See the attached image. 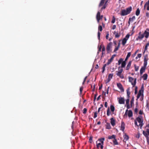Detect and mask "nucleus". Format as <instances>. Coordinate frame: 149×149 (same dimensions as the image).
Wrapping results in <instances>:
<instances>
[{"instance_id": "f257e3e1", "label": "nucleus", "mask_w": 149, "mask_h": 149, "mask_svg": "<svg viewBox=\"0 0 149 149\" xmlns=\"http://www.w3.org/2000/svg\"><path fill=\"white\" fill-rule=\"evenodd\" d=\"M135 124L137 127L139 126L141 129L143 125V120L142 118L141 117H138L135 120Z\"/></svg>"}, {"instance_id": "f03ea898", "label": "nucleus", "mask_w": 149, "mask_h": 149, "mask_svg": "<svg viewBox=\"0 0 149 149\" xmlns=\"http://www.w3.org/2000/svg\"><path fill=\"white\" fill-rule=\"evenodd\" d=\"M132 8L130 7L126 8V9L122 10H121L120 15L121 16H125L130 13L132 11Z\"/></svg>"}, {"instance_id": "7ed1b4c3", "label": "nucleus", "mask_w": 149, "mask_h": 149, "mask_svg": "<svg viewBox=\"0 0 149 149\" xmlns=\"http://www.w3.org/2000/svg\"><path fill=\"white\" fill-rule=\"evenodd\" d=\"M105 140L104 138L99 139L98 140L96 141L97 146L98 148H100L101 149L103 148L104 141Z\"/></svg>"}, {"instance_id": "20e7f679", "label": "nucleus", "mask_w": 149, "mask_h": 149, "mask_svg": "<svg viewBox=\"0 0 149 149\" xmlns=\"http://www.w3.org/2000/svg\"><path fill=\"white\" fill-rule=\"evenodd\" d=\"M118 71L116 72V75L119 76L121 79H123L124 78V76L121 74L123 71V69L120 67L118 68Z\"/></svg>"}, {"instance_id": "39448f33", "label": "nucleus", "mask_w": 149, "mask_h": 149, "mask_svg": "<svg viewBox=\"0 0 149 149\" xmlns=\"http://www.w3.org/2000/svg\"><path fill=\"white\" fill-rule=\"evenodd\" d=\"M116 55L115 54H114V55H112V57H111V58L109 59L108 60V61L107 63V64H105L104 65V66H103V68H102V73H103L104 72L105 70V67H106V65L107 64V65H109V64L111 63V62L113 60L114 57Z\"/></svg>"}, {"instance_id": "423d86ee", "label": "nucleus", "mask_w": 149, "mask_h": 149, "mask_svg": "<svg viewBox=\"0 0 149 149\" xmlns=\"http://www.w3.org/2000/svg\"><path fill=\"white\" fill-rule=\"evenodd\" d=\"M128 79L129 81L131 83L133 86L134 87L136 83V79L135 78L134 79L133 78L130 77H128Z\"/></svg>"}, {"instance_id": "0eeeda50", "label": "nucleus", "mask_w": 149, "mask_h": 149, "mask_svg": "<svg viewBox=\"0 0 149 149\" xmlns=\"http://www.w3.org/2000/svg\"><path fill=\"white\" fill-rule=\"evenodd\" d=\"M143 90H140L139 92V93L137 96V99H139L140 97V100L141 101H142L143 99Z\"/></svg>"}, {"instance_id": "6e6552de", "label": "nucleus", "mask_w": 149, "mask_h": 149, "mask_svg": "<svg viewBox=\"0 0 149 149\" xmlns=\"http://www.w3.org/2000/svg\"><path fill=\"white\" fill-rule=\"evenodd\" d=\"M127 115L129 117H130L132 116L133 115V113L131 110L128 111L127 109L126 110L125 114L124 115V116H127Z\"/></svg>"}, {"instance_id": "1a4fd4ad", "label": "nucleus", "mask_w": 149, "mask_h": 149, "mask_svg": "<svg viewBox=\"0 0 149 149\" xmlns=\"http://www.w3.org/2000/svg\"><path fill=\"white\" fill-rule=\"evenodd\" d=\"M103 17L102 15H100V12L98 11L97 12V14L96 15V19L97 20L98 22H99L100 20L102 19Z\"/></svg>"}, {"instance_id": "9d476101", "label": "nucleus", "mask_w": 149, "mask_h": 149, "mask_svg": "<svg viewBox=\"0 0 149 149\" xmlns=\"http://www.w3.org/2000/svg\"><path fill=\"white\" fill-rule=\"evenodd\" d=\"M119 103L120 104H124L125 103V100L123 97H120L118 98Z\"/></svg>"}, {"instance_id": "9b49d317", "label": "nucleus", "mask_w": 149, "mask_h": 149, "mask_svg": "<svg viewBox=\"0 0 149 149\" xmlns=\"http://www.w3.org/2000/svg\"><path fill=\"white\" fill-rule=\"evenodd\" d=\"M112 43L111 42L109 43L107 46V51L108 53H109L111 51V48L112 47Z\"/></svg>"}, {"instance_id": "f8f14e48", "label": "nucleus", "mask_w": 149, "mask_h": 149, "mask_svg": "<svg viewBox=\"0 0 149 149\" xmlns=\"http://www.w3.org/2000/svg\"><path fill=\"white\" fill-rule=\"evenodd\" d=\"M144 37V35L143 34H141V32L139 33V35L136 38V40H141Z\"/></svg>"}, {"instance_id": "ddd939ff", "label": "nucleus", "mask_w": 149, "mask_h": 149, "mask_svg": "<svg viewBox=\"0 0 149 149\" xmlns=\"http://www.w3.org/2000/svg\"><path fill=\"white\" fill-rule=\"evenodd\" d=\"M117 85L118 88L120 89L121 92H123L124 91V89L123 88L122 85L120 83H117Z\"/></svg>"}, {"instance_id": "4468645a", "label": "nucleus", "mask_w": 149, "mask_h": 149, "mask_svg": "<svg viewBox=\"0 0 149 149\" xmlns=\"http://www.w3.org/2000/svg\"><path fill=\"white\" fill-rule=\"evenodd\" d=\"M147 55H146L145 56L144 60V66L143 67H146L147 64V61L148 58H147Z\"/></svg>"}, {"instance_id": "2eb2a0df", "label": "nucleus", "mask_w": 149, "mask_h": 149, "mask_svg": "<svg viewBox=\"0 0 149 149\" xmlns=\"http://www.w3.org/2000/svg\"><path fill=\"white\" fill-rule=\"evenodd\" d=\"M125 124L124 122H122L121 124L120 130L123 132L124 131V129L125 128Z\"/></svg>"}, {"instance_id": "dca6fc26", "label": "nucleus", "mask_w": 149, "mask_h": 149, "mask_svg": "<svg viewBox=\"0 0 149 149\" xmlns=\"http://www.w3.org/2000/svg\"><path fill=\"white\" fill-rule=\"evenodd\" d=\"M111 123L113 126H114L115 125V119L113 118H111L110 119Z\"/></svg>"}, {"instance_id": "f3484780", "label": "nucleus", "mask_w": 149, "mask_h": 149, "mask_svg": "<svg viewBox=\"0 0 149 149\" xmlns=\"http://www.w3.org/2000/svg\"><path fill=\"white\" fill-rule=\"evenodd\" d=\"M147 6V10H149V0L148 1L146 2L145 4L144 7V8H146V6Z\"/></svg>"}, {"instance_id": "a211bd4d", "label": "nucleus", "mask_w": 149, "mask_h": 149, "mask_svg": "<svg viewBox=\"0 0 149 149\" xmlns=\"http://www.w3.org/2000/svg\"><path fill=\"white\" fill-rule=\"evenodd\" d=\"M124 140L123 141H127L129 139V136L126 134H125L123 136Z\"/></svg>"}, {"instance_id": "6ab92c4d", "label": "nucleus", "mask_w": 149, "mask_h": 149, "mask_svg": "<svg viewBox=\"0 0 149 149\" xmlns=\"http://www.w3.org/2000/svg\"><path fill=\"white\" fill-rule=\"evenodd\" d=\"M146 67H143L141 68L140 70V73L141 74H142L144 72Z\"/></svg>"}, {"instance_id": "aec40b11", "label": "nucleus", "mask_w": 149, "mask_h": 149, "mask_svg": "<svg viewBox=\"0 0 149 149\" xmlns=\"http://www.w3.org/2000/svg\"><path fill=\"white\" fill-rule=\"evenodd\" d=\"M131 62H132L131 61H130L129 62V63L127 65V66L126 67V70H128L130 68V67L131 65Z\"/></svg>"}, {"instance_id": "412c9836", "label": "nucleus", "mask_w": 149, "mask_h": 149, "mask_svg": "<svg viewBox=\"0 0 149 149\" xmlns=\"http://www.w3.org/2000/svg\"><path fill=\"white\" fill-rule=\"evenodd\" d=\"M149 46V42L147 43L145 47V49L144 50L143 52V54H144L145 52L148 49V47Z\"/></svg>"}, {"instance_id": "4be33fe9", "label": "nucleus", "mask_w": 149, "mask_h": 149, "mask_svg": "<svg viewBox=\"0 0 149 149\" xmlns=\"http://www.w3.org/2000/svg\"><path fill=\"white\" fill-rule=\"evenodd\" d=\"M130 88H128L127 89V96L128 98H129L130 96Z\"/></svg>"}, {"instance_id": "5701e85b", "label": "nucleus", "mask_w": 149, "mask_h": 149, "mask_svg": "<svg viewBox=\"0 0 149 149\" xmlns=\"http://www.w3.org/2000/svg\"><path fill=\"white\" fill-rule=\"evenodd\" d=\"M144 36L146 38H147L149 35V33L148 32L145 31L144 33Z\"/></svg>"}, {"instance_id": "b1692460", "label": "nucleus", "mask_w": 149, "mask_h": 149, "mask_svg": "<svg viewBox=\"0 0 149 149\" xmlns=\"http://www.w3.org/2000/svg\"><path fill=\"white\" fill-rule=\"evenodd\" d=\"M143 134L147 138V141H148V134L146 132H145L144 131H143Z\"/></svg>"}, {"instance_id": "393cba45", "label": "nucleus", "mask_w": 149, "mask_h": 149, "mask_svg": "<svg viewBox=\"0 0 149 149\" xmlns=\"http://www.w3.org/2000/svg\"><path fill=\"white\" fill-rule=\"evenodd\" d=\"M148 77V75L146 74H145L143 75V79L144 80H146L147 79Z\"/></svg>"}, {"instance_id": "a878e982", "label": "nucleus", "mask_w": 149, "mask_h": 149, "mask_svg": "<svg viewBox=\"0 0 149 149\" xmlns=\"http://www.w3.org/2000/svg\"><path fill=\"white\" fill-rule=\"evenodd\" d=\"M127 39H126L125 38H124L123 40L122 43V45H124L127 42Z\"/></svg>"}, {"instance_id": "bb28decb", "label": "nucleus", "mask_w": 149, "mask_h": 149, "mask_svg": "<svg viewBox=\"0 0 149 149\" xmlns=\"http://www.w3.org/2000/svg\"><path fill=\"white\" fill-rule=\"evenodd\" d=\"M131 54V52H129L128 53L127 56L125 59V61H126L127 60L128 58L130 56Z\"/></svg>"}, {"instance_id": "cd10ccee", "label": "nucleus", "mask_w": 149, "mask_h": 149, "mask_svg": "<svg viewBox=\"0 0 149 149\" xmlns=\"http://www.w3.org/2000/svg\"><path fill=\"white\" fill-rule=\"evenodd\" d=\"M106 128L107 129H109L111 128V126L109 123H107L106 125Z\"/></svg>"}, {"instance_id": "c85d7f7f", "label": "nucleus", "mask_w": 149, "mask_h": 149, "mask_svg": "<svg viewBox=\"0 0 149 149\" xmlns=\"http://www.w3.org/2000/svg\"><path fill=\"white\" fill-rule=\"evenodd\" d=\"M106 0H101V1L99 5V6H102L104 3V2Z\"/></svg>"}, {"instance_id": "c756f323", "label": "nucleus", "mask_w": 149, "mask_h": 149, "mask_svg": "<svg viewBox=\"0 0 149 149\" xmlns=\"http://www.w3.org/2000/svg\"><path fill=\"white\" fill-rule=\"evenodd\" d=\"M116 136L115 135H113L112 136H109L108 137V138L109 139H115Z\"/></svg>"}, {"instance_id": "7c9ffc66", "label": "nucleus", "mask_w": 149, "mask_h": 149, "mask_svg": "<svg viewBox=\"0 0 149 149\" xmlns=\"http://www.w3.org/2000/svg\"><path fill=\"white\" fill-rule=\"evenodd\" d=\"M126 63L125 61H123V62L122 63V64H121V68H124L125 66L126 65Z\"/></svg>"}, {"instance_id": "2f4dec72", "label": "nucleus", "mask_w": 149, "mask_h": 149, "mask_svg": "<svg viewBox=\"0 0 149 149\" xmlns=\"http://www.w3.org/2000/svg\"><path fill=\"white\" fill-rule=\"evenodd\" d=\"M146 132L148 134V135H149V125H147L146 127Z\"/></svg>"}, {"instance_id": "473e14b6", "label": "nucleus", "mask_w": 149, "mask_h": 149, "mask_svg": "<svg viewBox=\"0 0 149 149\" xmlns=\"http://www.w3.org/2000/svg\"><path fill=\"white\" fill-rule=\"evenodd\" d=\"M110 109L112 112H114L115 110V107L111 105L110 106Z\"/></svg>"}, {"instance_id": "72a5a7b5", "label": "nucleus", "mask_w": 149, "mask_h": 149, "mask_svg": "<svg viewBox=\"0 0 149 149\" xmlns=\"http://www.w3.org/2000/svg\"><path fill=\"white\" fill-rule=\"evenodd\" d=\"M120 46V43L119 42L118 44V46L117 47H116L115 48L114 52H115L117 51L118 49L119 48V47Z\"/></svg>"}, {"instance_id": "f704fd0d", "label": "nucleus", "mask_w": 149, "mask_h": 149, "mask_svg": "<svg viewBox=\"0 0 149 149\" xmlns=\"http://www.w3.org/2000/svg\"><path fill=\"white\" fill-rule=\"evenodd\" d=\"M140 10H139V8H138L137 9L136 11V15L137 16H138L140 14Z\"/></svg>"}, {"instance_id": "c9c22d12", "label": "nucleus", "mask_w": 149, "mask_h": 149, "mask_svg": "<svg viewBox=\"0 0 149 149\" xmlns=\"http://www.w3.org/2000/svg\"><path fill=\"white\" fill-rule=\"evenodd\" d=\"M123 61V59L122 58H120L118 61V65H120Z\"/></svg>"}, {"instance_id": "e433bc0d", "label": "nucleus", "mask_w": 149, "mask_h": 149, "mask_svg": "<svg viewBox=\"0 0 149 149\" xmlns=\"http://www.w3.org/2000/svg\"><path fill=\"white\" fill-rule=\"evenodd\" d=\"M113 142L114 145H118V142L117 140L116 139L113 140Z\"/></svg>"}, {"instance_id": "4c0bfd02", "label": "nucleus", "mask_w": 149, "mask_h": 149, "mask_svg": "<svg viewBox=\"0 0 149 149\" xmlns=\"http://www.w3.org/2000/svg\"><path fill=\"white\" fill-rule=\"evenodd\" d=\"M135 19V17L134 16L132 17L131 18H129V21H131L133 22L134 20Z\"/></svg>"}, {"instance_id": "58836bf2", "label": "nucleus", "mask_w": 149, "mask_h": 149, "mask_svg": "<svg viewBox=\"0 0 149 149\" xmlns=\"http://www.w3.org/2000/svg\"><path fill=\"white\" fill-rule=\"evenodd\" d=\"M115 22V19L114 16H113L112 17V20L111 21V23H114Z\"/></svg>"}, {"instance_id": "ea45409f", "label": "nucleus", "mask_w": 149, "mask_h": 149, "mask_svg": "<svg viewBox=\"0 0 149 149\" xmlns=\"http://www.w3.org/2000/svg\"><path fill=\"white\" fill-rule=\"evenodd\" d=\"M113 75V74H110L109 75L108 78L111 79Z\"/></svg>"}, {"instance_id": "a19ab883", "label": "nucleus", "mask_w": 149, "mask_h": 149, "mask_svg": "<svg viewBox=\"0 0 149 149\" xmlns=\"http://www.w3.org/2000/svg\"><path fill=\"white\" fill-rule=\"evenodd\" d=\"M110 114V112L109 111V108H108L107 111V115L108 116H109Z\"/></svg>"}, {"instance_id": "79ce46f5", "label": "nucleus", "mask_w": 149, "mask_h": 149, "mask_svg": "<svg viewBox=\"0 0 149 149\" xmlns=\"http://www.w3.org/2000/svg\"><path fill=\"white\" fill-rule=\"evenodd\" d=\"M130 36V35L129 34H127L125 36V37L124 38H125L126 39H127V40L129 38Z\"/></svg>"}, {"instance_id": "37998d69", "label": "nucleus", "mask_w": 149, "mask_h": 149, "mask_svg": "<svg viewBox=\"0 0 149 149\" xmlns=\"http://www.w3.org/2000/svg\"><path fill=\"white\" fill-rule=\"evenodd\" d=\"M98 30L100 31H101L102 30V27L101 25H99L98 27Z\"/></svg>"}, {"instance_id": "c03bdc74", "label": "nucleus", "mask_w": 149, "mask_h": 149, "mask_svg": "<svg viewBox=\"0 0 149 149\" xmlns=\"http://www.w3.org/2000/svg\"><path fill=\"white\" fill-rule=\"evenodd\" d=\"M107 1H106V2H105V4L104 5V6L103 7H102V8H101V10H103V9H104L106 8V3H107Z\"/></svg>"}, {"instance_id": "a18cd8bd", "label": "nucleus", "mask_w": 149, "mask_h": 149, "mask_svg": "<svg viewBox=\"0 0 149 149\" xmlns=\"http://www.w3.org/2000/svg\"><path fill=\"white\" fill-rule=\"evenodd\" d=\"M135 70L136 71H137L139 69V67H138L136 66L135 65H134Z\"/></svg>"}, {"instance_id": "49530a36", "label": "nucleus", "mask_w": 149, "mask_h": 149, "mask_svg": "<svg viewBox=\"0 0 149 149\" xmlns=\"http://www.w3.org/2000/svg\"><path fill=\"white\" fill-rule=\"evenodd\" d=\"M140 136V133L139 132H138L137 135H136V138L138 139L139 138Z\"/></svg>"}, {"instance_id": "de8ad7c7", "label": "nucleus", "mask_w": 149, "mask_h": 149, "mask_svg": "<svg viewBox=\"0 0 149 149\" xmlns=\"http://www.w3.org/2000/svg\"><path fill=\"white\" fill-rule=\"evenodd\" d=\"M129 99H128L126 100V104H129Z\"/></svg>"}, {"instance_id": "09e8293b", "label": "nucleus", "mask_w": 149, "mask_h": 149, "mask_svg": "<svg viewBox=\"0 0 149 149\" xmlns=\"http://www.w3.org/2000/svg\"><path fill=\"white\" fill-rule=\"evenodd\" d=\"M97 116V112H95L94 113V116L93 118H95Z\"/></svg>"}, {"instance_id": "8fccbe9b", "label": "nucleus", "mask_w": 149, "mask_h": 149, "mask_svg": "<svg viewBox=\"0 0 149 149\" xmlns=\"http://www.w3.org/2000/svg\"><path fill=\"white\" fill-rule=\"evenodd\" d=\"M87 109L86 108H84L83 109V113H86L87 111Z\"/></svg>"}, {"instance_id": "3c124183", "label": "nucleus", "mask_w": 149, "mask_h": 149, "mask_svg": "<svg viewBox=\"0 0 149 149\" xmlns=\"http://www.w3.org/2000/svg\"><path fill=\"white\" fill-rule=\"evenodd\" d=\"M120 35L118 33H116L115 35V37L116 38H118L119 37Z\"/></svg>"}, {"instance_id": "603ef678", "label": "nucleus", "mask_w": 149, "mask_h": 149, "mask_svg": "<svg viewBox=\"0 0 149 149\" xmlns=\"http://www.w3.org/2000/svg\"><path fill=\"white\" fill-rule=\"evenodd\" d=\"M83 87H81L80 88V92L81 93L82 91L83 90Z\"/></svg>"}, {"instance_id": "864d4df0", "label": "nucleus", "mask_w": 149, "mask_h": 149, "mask_svg": "<svg viewBox=\"0 0 149 149\" xmlns=\"http://www.w3.org/2000/svg\"><path fill=\"white\" fill-rule=\"evenodd\" d=\"M116 25H114L113 26L112 29L113 30H114L116 28Z\"/></svg>"}, {"instance_id": "5fc2aeb1", "label": "nucleus", "mask_w": 149, "mask_h": 149, "mask_svg": "<svg viewBox=\"0 0 149 149\" xmlns=\"http://www.w3.org/2000/svg\"><path fill=\"white\" fill-rule=\"evenodd\" d=\"M100 33L98 32V38L99 39H100Z\"/></svg>"}, {"instance_id": "6e6d98bb", "label": "nucleus", "mask_w": 149, "mask_h": 149, "mask_svg": "<svg viewBox=\"0 0 149 149\" xmlns=\"http://www.w3.org/2000/svg\"><path fill=\"white\" fill-rule=\"evenodd\" d=\"M137 56L139 58H140L141 56V54H138Z\"/></svg>"}, {"instance_id": "4d7b16f0", "label": "nucleus", "mask_w": 149, "mask_h": 149, "mask_svg": "<svg viewBox=\"0 0 149 149\" xmlns=\"http://www.w3.org/2000/svg\"><path fill=\"white\" fill-rule=\"evenodd\" d=\"M134 111L136 113H137L138 112V109L137 108H136L134 110Z\"/></svg>"}, {"instance_id": "13d9d810", "label": "nucleus", "mask_w": 149, "mask_h": 149, "mask_svg": "<svg viewBox=\"0 0 149 149\" xmlns=\"http://www.w3.org/2000/svg\"><path fill=\"white\" fill-rule=\"evenodd\" d=\"M92 140V137H90L89 139V141L90 142H91V141Z\"/></svg>"}, {"instance_id": "bf43d9fd", "label": "nucleus", "mask_w": 149, "mask_h": 149, "mask_svg": "<svg viewBox=\"0 0 149 149\" xmlns=\"http://www.w3.org/2000/svg\"><path fill=\"white\" fill-rule=\"evenodd\" d=\"M146 15L147 17H149V13L148 12L146 13Z\"/></svg>"}, {"instance_id": "052dcab7", "label": "nucleus", "mask_w": 149, "mask_h": 149, "mask_svg": "<svg viewBox=\"0 0 149 149\" xmlns=\"http://www.w3.org/2000/svg\"><path fill=\"white\" fill-rule=\"evenodd\" d=\"M87 77H86L84 78V80L83 82V84H84V83L85 82V81L86 80V79Z\"/></svg>"}, {"instance_id": "680f3d73", "label": "nucleus", "mask_w": 149, "mask_h": 149, "mask_svg": "<svg viewBox=\"0 0 149 149\" xmlns=\"http://www.w3.org/2000/svg\"><path fill=\"white\" fill-rule=\"evenodd\" d=\"M104 106L106 107H107V102H105L104 104Z\"/></svg>"}, {"instance_id": "e2e57ef3", "label": "nucleus", "mask_w": 149, "mask_h": 149, "mask_svg": "<svg viewBox=\"0 0 149 149\" xmlns=\"http://www.w3.org/2000/svg\"><path fill=\"white\" fill-rule=\"evenodd\" d=\"M139 114H140V115L142 114V113H143V111H142L141 110H140L139 111Z\"/></svg>"}, {"instance_id": "0e129e2a", "label": "nucleus", "mask_w": 149, "mask_h": 149, "mask_svg": "<svg viewBox=\"0 0 149 149\" xmlns=\"http://www.w3.org/2000/svg\"><path fill=\"white\" fill-rule=\"evenodd\" d=\"M105 48L104 47H103L102 48V52H104L105 51Z\"/></svg>"}, {"instance_id": "69168bd1", "label": "nucleus", "mask_w": 149, "mask_h": 149, "mask_svg": "<svg viewBox=\"0 0 149 149\" xmlns=\"http://www.w3.org/2000/svg\"><path fill=\"white\" fill-rule=\"evenodd\" d=\"M127 109H129L130 108V106L129 105V104H127Z\"/></svg>"}, {"instance_id": "338daca9", "label": "nucleus", "mask_w": 149, "mask_h": 149, "mask_svg": "<svg viewBox=\"0 0 149 149\" xmlns=\"http://www.w3.org/2000/svg\"><path fill=\"white\" fill-rule=\"evenodd\" d=\"M109 34L108 33L106 36V38L107 39H108L109 37Z\"/></svg>"}, {"instance_id": "774afa93", "label": "nucleus", "mask_w": 149, "mask_h": 149, "mask_svg": "<svg viewBox=\"0 0 149 149\" xmlns=\"http://www.w3.org/2000/svg\"><path fill=\"white\" fill-rule=\"evenodd\" d=\"M101 46H100V47L99 48V49L98 50V53L99 52H100L101 50Z\"/></svg>"}]
</instances>
